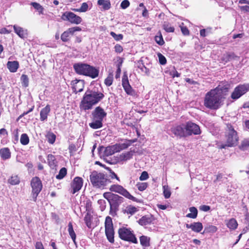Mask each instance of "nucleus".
Masks as SVG:
<instances>
[{
  "label": "nucleus",
  "mask_w": 249,
  "mask_h": 249,
  "mask_svg": "<svg viewBox=\"0 0 249 249\" xmlns=\"http://www.w3.org/2000/svg\"><path fill=\"white\" fill-rule=\"evenodd\" d=\"M11 30H8L6 28H2L0 29V34H8L10 33Z\"/></svg>",
  "instance_id": "nucleus-59"
},
{
  "label": "nucleus",
  "mask_w": 249,
  "mask_h": 249,
  "mask_svg": "<svg viewBox=\"0 0 249 249\" xmlns=\"http://www.w3.org/2000/svg\"><path fill=\"white\" fill-rule=\"evenodd\" d=\"M136 186L140 191H143L147 188L148 184L146 182H138Z\"/></svg>",
  "instance_id": "nucleus-46"
},
{
  "label": "nucleus",
  "mask_w": 249,
  "mask_h": 249,
  "mask_svg": "<svg viewBox=\"0 0 249 249\" xmlns=\"http://www.w3.org/2000/svg\"><path fill=\"white\" fill-rule=\"evenodd\" d=\"M138 211L139 209L137 207L130 205L127 206L123 211L124 213L132 215L136 213Z\"/></svg>",
  "instance_id": "nucleus-27"
},
{
  "label": "nucleus",
  "mask_w": 249,
  "mask_h": 249,
  "mask_svg": "<svg viewBox=\"0 0 249 249\" xmlns=\"http://www.w3.org/2000/svg\"><path fill=\"white\" fill-rule=\"evenodd\" d=\"M7 67L10 72H15L19 67V64L17 61H8L7 63Z\"/></svg>",
  "instance_id": "nucleus-25"
},
{
  "label": "nucleus",
  "mask_w": 249,
  "mask_h": 249,
  "mask_svg": "<svg viewBox=\"0 0 249 249\" xmlns=\"http://www.w3.org/2000/svg\"><path fill=\"white\" fill-rule=\"evenodd\" d=\"M149 178V175L146 171H143L140 176L139 179L141 181L147 180Z\"/></svg>",
  "instance_id": "nucleus-56"
},
{
  "label": "nucleus",
  "mask_w": 249,
  "mask_h": 249,
  "mask_svg": "<svg viewBox=\"0 0 249 249\" xmlns=\"http://www.w3.org/2000/svg\"><path fill=\"white\" fill-rule=\"evenodd\" d=\"M73 68L77 74L89 76L92 78L97 77L99 74V71L98 69L87 64L77 63L74 64Z\"/></svg>",
  "instance_id": "nucleus-3"
},
{
  "label": "nucleus",
  "mask_w": 249,
  "mask_h": 249,
  "mask_svg": "<svg viewBox=\"0 0 249 249\" xmlns=\"http://www.w3.org/2000/svg\"><path fill=\"white\" fill-rule=\"evenodd\" d=\"M31 4L38 12L39 14H43L44 8L39 3L32 2Z\"/></svg>",
  "instance_id": "nucleus-42"
},
{
  "label": "nucleus",
  "mask_w": 249,
  "mask_h": 249,
  "mask_svg": "<svg viewBox=\"0 0 249 249\" xmlns=\"http://www.w3.org/2000/svg\"><path fill=\"white\" fill-rule=\"evenodd\" d=\"M20 141L22 145H26L29 142V137L25 133L22 134L21 135Z\"/></svg>",
  "instance_id": "nucleus-43"
},
{
  "label": "nucleus",
  "mask_w": 249,
  "mask_h": 249,
  "mask_svg": "<svg viewBox=\"0 0 249 249\" xmlns=\"http://www.w3.org/2000/svg\"><path fill=\"white\" fill-rule=\"evenodd\" d=\"M21 81L22 85L27 87L29 85V79L28 76L26 75L22 74L21 76Z\"/></svg>",
  "instance_id": "nucleus-49"
},
{
  "label": "nucleus",
  "mask_w": 249,
  "mask_h": 249,
  "mask_svg": "<svg viewBox=\"0 0 249 249\" xmlns=\"http://www.w3.org/2000/svg\"><path fill=\"white\" fill-rule=\"evenodd\" d=\"M217 230L216 227L213 225H209L205 228L204 231L206 232L214 233Z\"/></svg>",
  "instance_id": "nucleus-48"
},
{
  "label": "nucleus",
  "mask_w": 249,
  "mask_h": 249,
  "mask_svg": "<svg viewBox=\"0 0 249 249\" xmlns=\"http://www.w3.org/2000/svg\"><path fill=\"white\" fill-rule=\"evenodd\" d=\"M36 249H44L43 245L41 242H37L35 245Z\"/></svg>",
  "instance_id": "nucleus-61"
},
{
  "label": "nucleus",
  "mask_w": 249,
  "mask_h": 249,
  "mask_svg": "<svg viewBox=\"0 0 249 249\" xmlns=\"http://www.w3.org/2000/svg\"><path fill=\"white\" fill-rule=\"evenodd\" d=\"M51 111L50 106L47 105L45 107L42 108L40 112V119L41 121H44L46 120L48 117V115Z\"/></svg>",
  "instance_id": "nucleus-20"
},
{
  "label": "nucleus",
  "mask_w": 249,
  "mask_h": 249,
  "mask_svg": "<svg viewBox=\"0 0 249 249\" xmlns=\"http://www.w3.org/2000/svg\"><path fill=\"white\" fill-rule=\"evenodd\" d=\"M15 32L21 38H23L27 36V31L22 28L14 25L13 26Z\"/></svg>",
  "instance_id": "nucleus-24"
},
{
  "label": "nucleus",
  "mask_w": 249,
  "mask_h": 249,
  "mask_svg": "<svg viewBox=\"0 0 249 249\" xmlns=\"http://www.w3.org/2000/svg\"><path fill=\"white\" fill-rule=\"evenodd\" d=\"M119 237L122 240L136 244L138 243L137 238L132 231L126 228H120L118 231Z\"/></svg>",
  "instance_id": "nucleus-7"
},
{
  "label": "nucleus",
  "mask_w": 249,
  "mask_h": 249,
  "mask_svg": "<svg viewBox=\"0 0 249 249\" xmlns=\"http://www.w3.org/2000/svg\"><path fill=\"white\" fill-rule=\"evenodd\" d=\"M203 229L202 224L200 222L192 223V230L196 232H199Z\"/></svg>",
  "instance_id": "nucleus-35"
},
{
  "label": "nucleus",
  "mask_w": 249,
  "mask_h": 249,
  "mask_svg": "<svg viewBox=\"0 0 249 249\" xmlns=\"http://www.w3.org/2000/svg\"><path fill=\"white\" fill-rule=\"evenodd\" d=\"M109 190L111 192H114L115 193L120 194V195L123 196L125 197L130 200L136 201V198L132 196L125 188H124L121 185L118 184L112 185L109 188Z\"/></svg>",
  "instance_id": "nucleus-10"
},
{
  "label": "nucleus",
  "mask_w": 249,
  "mask_h": 249,
  "mask_svg": "<svg viewBox=\"0 0 249 249\" xmlns=\"http://www.w3.org/2000/svg\"><path fill=\"white\" fill-rule=\"evenodd\" d=\"M131 143V141L126 140L123 142L107 146L105 150L104 154L106 156H111L115 153L119 152L123 150L126 149Z\"/></svg>",
  "instance_id": "nucleus-6"
},
{
  "label": "nucleus",
  "mask_w": 249,
  "mask_h": 249,
  "mask_svg": "<svg viewBox=\"0 0 249 249\" xmlns=\"http://www.w3.org/2000/svg\"><path fill=\"white\" fill-rule=\"evenodd\" d=\"M104 97V95L95 89L88 90L84 94L81 101L80 108L85 110L91 109L92 107L99 103Z\"/></svg>",
  "instance_id": "nucleus-2"
},
{
  "label": "nucleus",
  "mask_w": 249,
  "mask_h": 249,
  "mask_svg": "<svg viewBox=\"0 0 249 249\" xmlns=\"http://www.w3.org/2000/svg\"><path fill=\"white\" fill-rule=\"evenodd\" d=\"M199 209L201 211H202L204 212H207L210 210V207L209 206L203 205H201L200 206Z\"/></svg>",
  "instance_id": "nucleus-60"
},
{
  "label": "nucleus",
  "mask_w": 249,
  "mask_h": 249,
  "mask_svg": "<svg viewBox=\"0 0 249 249\" xmlns=\"http://www.w3.org/2000/svg\"><path fill=\"white\" fill-rule=\"evenodd\" d=\"M157 55H158V57L159 58L160 63L162 65H164L166 64V58L160 53H158Z\"/></svg>",
  "instance_id": "nucleus-53"
},
{
  "label": "nucleus",
  "mask_w": 249,
  "mask_h": 249,
  "mask_svg": "<svg viewBox=\"0 0 249 249\" xmlns=\"http://www.w3.org/2000/svg\"><path fill=\"white\" fill-rule=\"evenodd\" d=\"M163 193L165 198H168L171 196V191L168 185H163L162 186Z\"/></svg>",
  "instance_id": "nucleus-41"
},
{
  "label": "nucleus",
  "mask_w": 249,
  "mask_h": 249,
  "mask_svg": "<svg viewBox=\"0 0 249 249\" xmlns=\"http://www.w3.org/2000/svg\"><path fill=\"white\" fill-rule=\"evenodd\" d=\"M115 51L117 53H121L123 51V48L122 46L119 44H116L115 47Z\"/></svg>",
  "instance_id": "nucleus-58"
},
{
  "label": "nucleus",
  "mask_w": 249,
  "mask_h": 249,
  "mask_svg": "<svg viewBox=\"0 0 249 249\" xmlns=\"http://www.w3.org/2000/svg\"><path fill=\"white\" fill-rule=\"evenodd\" d=\"M110 35L114 38L116 41H119L123 38V35L122 34H116L113 32H111L110 33Z\"/></svg>",
  "instance_id": "nucleus-54"
},
{
  "label": "nucleus",
  "mask_w": 249,
  "mask_h": 249,
  "mask_svg": "<svg viewBox=\"0 0 249 249\" xmlns=\"http://www.w3.org/2000/svg\"><path fill=\"white\" fill-rule=\"evenodd\" d=\"M129 5L130 2L128 0H124L121 3V7L123 9L127 8Z\"/></svg>",
  "instance_id": "nucleus-57"
},
{
  "label": "nucleus",
  "mask_w": 249,
  "mask_h": 249,
  "mask_svg": "<svg viewBox=\"0 0 249 249\" xmlns=\"http://www.w3.org/2000/svg\"><path fill=\"white\" fill-rule=\"evenodd\" d=\"M68 232L71 238L74 243H75L76 234L73 230V226L71 222H70L68 224Z\"/></svg>",
  "instance_id": "nucleus-34"
},
{
  "label": "nucleus",
  "mask_w": 249,
  "mask_h": 249,
  "mask_svg": "<svg viewBox=\"0 0 249 249\" xmlns=\"http://www.w3.org/2000/svg\"><path fill=\"white\" fill-rule=\"evenodd\" d=\"M90 180L94 187L99 188H104L110 182L104 174L95 171L91 173Z\"/></svg>",
  "instance_id": "nucleus-4"
},
{
  "label": "nucleus",
  "mask_w": 249,
  "mask_h": 249,
  "mask_svg": "<svg viewBox=\"0 0 249 249\" xmlns=\"http://www.w3.org/2000/svg\"><path fill=\"white\" fill-rule=\"evenodd\" d=\"M48 160L49 163L51 166H53L55 164V157L52 154H50L48 156Z\"/></svg>",
  "instance_id": "nucleus-55"
},
{
  "label": "nucleus",
  "mask_w": 249,
  "mask_h": 249,
  "mask_svg": "<svg viewBox=\"0 0 249 249\" xmlns=\"http://www.w3.org/2000/svg\"><path fill=\"white\" fill-rule=\"evenodd\" d=\"M113 79V73H109L108 76L105 80V84L107 86H110L112 85Z\"/></svg>",
  "instance_id": "nucleus-45"
},
{
  "label": "nucleus",
  "mask_w": 249,
  "mask_h": 249,
  "mask_svg": "<svg viewBox=\"0 0 249 249\" xmlns=\"http://www.w3.org/2000/svg\"><path fill=\"white\" fill-rule=\"evenodd\" d=\"M31 186L32 189V197L33 200L36 201L37 196L42 189V184L38 177L33 178L31 181Z\"/></svg>",
  "instance_id": "nucleus-9"
},
{
  "label": "nucleus",
  "mask_w": 249,
  "mask_h": 249,
  "mask_svg": "<svg viewBox=\"0 0 249 249\" xmlns=\"http://www.w3.org/2000/svg\"><path fill=\"white\" fill-rule=\"evenodd\" d=\"M122 86L126 93L130 95H134L135 91L129 84L128 78L124 76L122 79Z\"/></svg>",
  "instance_id": "nucleus-18"
},
{
  "label": "nucleus",
  "mask_w": 249,
  "mask_h": 249,
  "mask_svg": "<svg viewBox=\"0 0 249 249\" xmlns=\"http://www.w3.org/2000/svg\"><path fill=\"white\" fill-rule=\"evenodd\" d=\"M133 156V152L132 151H128L121 154L119 158V160L120 161H124L131 159Z\"/></svg>",
  "instance_id": "nucleus-28"
},
{
  "label": "nucleus",
  "mask_w": 249,
  "mask_h": 249,
  "mask_svg": "<svg viewBox=\"0 0 249 249\" xmlns=\"http://www.w3.org/2000/svg\"><path fill=\"white\" fill-rule=\"evenodd\" d=\"M237 59H239L238 57L236 56L233 53H226L224 54L221 57V60L224 63H227L232 60Z\"/></svg>",
  "instance_id": "nucleus-23"
},
{
  "label": "nucleus",
  "mask_w": 249,
  "mask_h": 249,
  "mask_svg": "<svg viewBox=\"0 0 249 249\" xmlns=\"http://www.w3.org/2000/svg\"><path fill=\"white\" fill-rule=\"evenodd\" d=\"M185 126L187 136L192 134L198 135L200 134L201 131L199 126L192 122H187L185 124Z\"/></svg>",
  "instance_id": "nucleus-13"
},
{
  "label": "nucleus",
  "mask_w": 249,
  "mask_h": 249,
  "mask_svg": "<svg viewBox=\"0 0 249 249\" xmlns=\"http://www.w3.org/2000/svg\"><path fill=\"white\" fill-rule=\"evenodd\" d=\"M226 225L230 230H234L237 228L238 223L234 218H231L227 221Z\"/></svg>",
  "instance_id": "nucleus-31"
},
{
  "label": "nucleus",
  "mask_w": 249,
  "mask_h": 249,
  "mask_svg": "<svg viewBox=\"0 0 249 249\" xmlns=\"http://www.w3.org/2000/svg\"><path fill=\"white\" fill-rule=\"evenodd\" d=\"M20 179L19 177L17 175L12 176L9 179L8 182L12 185H15L19 184Z\"/></svg>",
  "instance_id": "nucleus-38"
},
{
  "label": "nucleus",
  "mask_w": 249,
  "mask_h": 249,
  "mask_svg": "<svg viewBox=\"0 0 249 249\" xmlns=\"http://www.w3.org/2000/svg\"><path fill=\"white\" fill-rule=\"evenodd\" d=\"M89 125L93 129L100 128L103 126V121L93 119V122L90 123Z\"/></svg>",
  "instance_id": "nucleus-33"
},
{
  "label": "nucleus",
  "mask_w": 249,
  "mask_h": 249,
  "mask_svg": "<svg viewBox=\"0 0 249 249\" xmlns=\"http://www.w3.org/2000/svg\"><path fill=\"white\" fill-rule=\"evenodd\" d=\"M171 131L178 137H185L187 136L185 132V124H181L173 127L171 128Z\"/></svg>",
  "instance_id": "nucleus-16"
},
{
  "label": "nucleus",
  "mask_w": 249,
  "mask_h": 249,
  "mask_svg": "<svg viewBox=\"0 0 249 249\" xmlns=\"http://www.w3.org/2000/svg\"><path fill=\"white\" fill-rule=\"evenodd\" d=\"M238 141V136L236 131L231 124H228L226 130V144L222 145L221 148H225L226 146H234L237 144Z\"/></svg>",
  "instance_id": "nucleus-5"
},
{
  "label": "nucleus",
  "mask_w": 249,
  "mask_h": 249,
  "mask_svg": "<svg viewBox=\"0 0 249 249\" xmlns=\"http://www.w3.org/2000/svg\"><path fill=\"white\" fill-rule=\"evenodd\" d=\"M61 18L63 20L69 21L72 24H79L82 22V18L80 17L71 12H64L62 15Z\"/></svg>",
  "instance_id": "nucleus-11"
},
{
  "label": "nucleus",
  "mask_w": 249,
  "mask_h": 249,
  "mask_svg": "<svg viewBox=\"0 0 249 249\" xmlns=\"http://www.w3.org/2000/svg\"><path fill=\"white\" fill-rule=\"evenodd\" d=\"M98 5L102 10H107L110 8L111 4L109 0H98Z\"/></svg>",
  "instance_id": "nucleus-22"
},
{
  "label": "nucleus",
  "mask_w": 249,
  "mask_h": 249,
  "mask_svg": "<svg viewBox=\"0 0 249 249\" xmlns=\"http://www.w3.org/2000/svg\"><path fill=\"white\" fill-rule=\"evenodd\" d=\"M226 89L218 86L208 92L205 95L204 106L212 109H217L219 108L222 105L223 90Z\"/></svg>",
  "instance_id": "nucleus-1"
},
{
  "label": "nucleus",
  "mask_w": 249,
  "mask_h": 249,
  "mask_svg": "<svg viewBox=\"0 0 249 249\" xmlns=\"http://www.w3.org/2000/svg\"><path fill=\"white\" fill-rule=\"evenodd\" d=\"M171 74L172 75L173 77H178L180 76V73H179L177 71H174L171 72Z\"/></svg>",
  "instance_id": "nucleus-64"
},
{
  "label": "nucleus",
  "mask_w": 249,
  "mask_h": 249,
  "mask_svg": "<svg viewBox=\"0 0 249 249\" xmlns=\"http://www.w3.org/2000/svg\"><path fill=\"white\" fill-rule=\"evenodd\" d=\"M163 28L164 30L168 33H173L175 31L174 27L172 26L168 22H164L163 24Z\"/></svg>",
  "instance_id": "nucleus-39"
},
{
  "label": "nucleus",
  "mask_w": 249,
  "mask_h": 249,
  "mask_svg": "<svg viewBox=\"0 0 249 249\" xmlns=\"http://www.w3.org/2000/svg\"><path fill=\"white\" fill-rule=\"evenodd\" d=\"M104 196L108 200L112 198V199H115L120 202L122 201L123 199L122 197L120 196L117 195H114L110 192L105 193L104 194Z\"/></svg>",
  "instance_id": "nucleus-30"
},
{
  "label": "nucleus",
  "mask_w": 249,
  "mask_h": 249,
  "mask_svg": "<svg viewBox=\"0 0 249 249\" xmlns=\"http://www.w3.org/2000/svg\"><path fill=\"white\" fill-rule=\"evenodd\" d=\"M83 184V179L78 177L74 178L71 184L70 191L72 194L78 192L82 188Z\"/></svg>",
  "instance_id": "nucleus-14"
},
{
  "label": "nucleus",
  "mask_w": 249,
  "mask_h": 249,
  "mask_svg": "<svg viewBox=\"0 0 249 249\" xmlns=\"http://www.w3.org/2000/svg\"><path fill=\"white\" fill-rule=\"evenodd\" d=\"M155 218L152 215H146L142 217L139 220L138 223L142 226H145L153 224Z\"/></svg>",
  "instance_id": "nucleus-19"
},
{
  "label": "nucleus",
  "mask_w": 249,
  "mask_h": 249,
  "mask_svg": "<svg viewBox=\"0 0 249 249\" xmlns=\"http://www.w3.org/2000/svg\"><path fill=\"white\" fill-rule=\"evenodd\" d=\"M189 211L190 213L186 215V217L190 218L195 219L197 216L198 211L197 209L195 207H191L189 208Z\"/></svg>",
  "instance_id": "nucleus-32"
},
{
  "label": "nucleus",
  "mask_w": 249,
  "mask_h": 249,
  "mask_svg": "<svg viewBox=\"0 0 249 249\" xmlns=\"http://www.w3.org/2000/svg\"><path fill=\"white\" fill-rule=\"evenodd\" d=\"M67 174V169L65 168H62L59 171V174L56 175V178L57 179H62Z\"/></svg>",
  "instance_id": "nucleus-47"
},
{
  "label": "nucleus",
  "mask_w": 249,
  "mask_h": 249,
  "mask_svg": "<svg viewBox=\"0 0 249 249\" xmlns=\"http://www.w3.org/2000/svg\"><path fill=\"white\" fill-rule=\"evenodd\" d=\"M105 233L108 241L111 243L114 242V231L113 227L112 219L110 216H107L105 220Z\"/></svg>",
  "instance_id": "nucleus-8"
},
{
  "label": "nucleus",
  "mask_w": 249,
  "mask_h": 249,
  "mask_svg": "<svg viewBox=\"0 0 249 249\" xmlns=\"http://www.w3.org/2000/svg\"><path fill=\"white\" fill-rule=\"evenodd\" d=\"M47 138L50 143L53 144L55 141L56 136L53 133H49L47 135Z\"/></svg>",
  "instance_id": "nucleus-50"
},
{
  "label": "nucleus",
  "mask_w": 249,
  "mask_h": 249,
  "mask_svg": "<svg viewBox=\"0 0 249 249\" xmlns=\"http://www.w3.org/2000/svg\"><path fill=\"white\" fill-rule=\"evenodd\" d=\"M240 9L245 12H249V6L247 5L239 6Z\"/></svg>",
  "instance_id": "nucleus-63"
},
{
  "label": "nucleus",
  "mask_w": 249,
  "mask_h": 249,
  "mask_svg": "<svg viewBox=\"0 0 249 249\" xmlns=\"http://www.w3.org/2000/svg\"><path fill=\"white\" fill-rule=\"evenodd\" d=\"M81 29L79 27H75L69 28L67 31H65L61 36V39L63 42L69 41L71 37L73 36L74 33L76 31H80Z\"/></svg>",
  "instance_id": "nucleus-15"
},
{
  "label": "nucleus",
  "mask_w": 249,
  "mask_h": 249,
  "mask_svg": "<svg viewBox=\"0 0 249 249\" xmlns=\"http://www.w3.org/2000/svg\"><path fill=\"white\" fill-rule=\"evenodd\" d=\"M12 131V140L14 143H17L18 141V129L16 128Z\"/></svg>",
  "instance_id": "nucleus-44"
},
{
  "label": "nucleus",
  "mask_w": 249,
  "mask_h": 249,
  "mask_svg": "<svg viewBox=\"0 0 249 249\" xmlns=\"http://www.w3.org/2000/svg\"><path fill=\"white\" fill-rule=\"evenodd\" d=\"M36 249H44L43 245L41 242H37L35 245Z\"/></svg>",
  "instance_id": "nucleus-62"
},
{
  "label": "nucleus",
  "mask_w": 249,
  "mask_h": 249,
  "mask_svg": "<svg viewBox=\"0 0 249 249\" xmlns=\"http://www.w3.org/2000/svg\"><path fill=\"white\" fill-rule=\"evenodd\" d=\"M212 29L211 28H207L206 29H202L200 31V35L202 37L207 36L209 34L211 33Z\"/></svg>",
  "instance_id": "nucleus-51"
},
{
  "label": "nucleus",
  "mask_w": 249,
  "mask_h": 249,
  "mask_svg": "<svg viewBox=\"0 0 249 249\" xmlns=\"http://www.w3.org/2000/svg\"><path fill=\"white\" fill-rule=\"evenodd\" d=\"M73 88L76 92H81L84 88V81L81 80H75L73 81Z\"/></svg>",
  "instance_id": "nucleus-21"
},
{
  "label": "nucleus",
  "mask_w": 249,
  "mask_h": 249,
  "mask_svg": "<svg viewBox=\"0 0 249 249\" xmlns=\"http://www.w3.org/2000/svg\"><path fill=\"white\" fill-rule=\"evenodd\" d=\"M249 90V84L240 85L235 88L231 97L233 99H237Z\"/></svg>",
  "instance_id": "nucleus-12"
},
{
  "label": "nucleus",
  "mask_w": 249,
  "mask_h": 249,
  "mask_svg": "<svg viewBox=\"0 0 249 249\" xmlns=\"http://www.w3.org/2000/svg\"><path fill=\"white\" fill-rule=\"evenodd\" d=\"M155 40L156 43L160 46H162L164 44V41L160 31H159L155 36Z\"/></svg>",
  "instance_id": "nucleus-36"
},
{
  "label": "nucleus",
  "mask_w": 249,
  "mask_h": 249,
  "mask_svg": "<svg viewBox=\"0 0 249 249\" xmlns=\"http://www.w3.org/2000/svg\"><path fill=\"white\" fill-rule=\"evenodd\" d=\"M0 156L4 160L9 159L11 157V152L7 147L2 148L0 149Z\"/></svg>",
  "instance_id": "nucleus-26"
},
{
  "label": "nucleus",
  "mask_w": 249,
  "mask_h": 249,
  "mask_svg": "<svg viewBox=\"0 0 249 249\" xmlns=\"http://www.w3.org/2000/svg\"><path fill=\"white\" fill-rule=\"evenodd\" d=\"M91 219L92 216L88 212L86 213L84 217V221L87 226L90 228L91 225Z\"/></svg>",
  "instance_id": "nucleus-40"
},
{
  "label": "nucleus",
  "mask_w": 249,
  "mask_h": 249,
  "mask_svg": "<svg viewBox=\"0 0 249 249\" xmlns=\"http://www.w3.org/2000/svg\"><path fill=\"white\" fill-rule=\"evenodd\" d=\"M89 5L87 2H83L80 8H74L72 11L77 12H85L88 10Z\"/></svg>",
  "instance_id": "nucleus-37"
},
{
  "label": "nucleus",
  "mask_w": 249,
  "mask_h": 249,
  "mask_svg": "<svg viewBox=\"0 0 249 249\" xmlns=\"http://www.w3.org/2000/svg\"><path fill=\"white\" fill-rule=\"evenodd\" d=\"M92 114L93 120H97L101 121H103L104 118L107 115V113L104 111V109L100 107H96Z\"/></svg>",
  "instance_id": "nucleus-17"
},
{
  "label": "nucleus",
  "mask_w": 249,
  "mask_h": 249,
  "mask_svg": "<svg viewBox=\"0 0 249 249\" xmlns=\"http://www.w3.org/2000/svg\"><path fill=\"white\" fill-rule=\"evenodd\" d=\"M179 27L180 28L181 32L184 35L187 36L189 35V31L186 27L184 26L183 23H181L179 24Z\"/></svg>",
  "instance_id": "nucleus-52"
},
{
  "label": "nucleus",
  "mask_w": 249,
  "mask_h": 249,
  "mask_svg": "<svg viewBox=\"0 0 249 249\" xmlns=\"http://www.w3.org/2000/svg\"><path fill=\"white\" fill-rule=\"evenodd\" d=\"M150 238L148 236L142 235L140 237V242L141 245L145 248L150 246Z\"/></svg>",
  "instance_id": "nucleus-29"
}]
</instances>
